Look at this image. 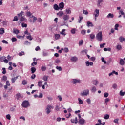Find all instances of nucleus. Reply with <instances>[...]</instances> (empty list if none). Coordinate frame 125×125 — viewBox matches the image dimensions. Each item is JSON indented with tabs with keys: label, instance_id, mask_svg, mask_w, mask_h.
<instances>
[{
	"label": "nucleus",
	"instance_id": "obj_24",
	"mask_svg": "<svg viewBox=\"0 0 125 125\" xmlns=\"http://www.w3.org/2000/svg\"><path fill=\"white\" fill-rule=\"evenodd\" d=\"M61 62L59 59H57L55 60V64H59Z\"/></svg>",
	"mask_w": 125,
	"mask_h": 125
},
{
	"label": "nucleus",
	"instance_id": "obj_26",
	"mask_svg": "<svg viewBox=\"0 0 125 125\" xmlns=\"http://www.w3.org/2000/svg\"><path fill=\"white\" fill-rule=\"evenodd\" d=\"M65 31H66V29H62L61 32H60V34L61 35H63V36H66V34L65 33Z\"/></svg>",
	"mask_w": 125,
	"mask_h": 125
},
{
	"label": "nucleus",
	"instance_id": "obj_43",
	"mask_svg": "<svg viewBox=\"0 0 125 125\" xmlns=\"http://www.w3.org/2000/svg\"><path fill=\"white\" fill-rule=\"evenodd\" d=\"M36 72V68L35 67H32L31 68V73L32 74H34Z\"/></svg>",
	"mask_w": 125,
	"mask_h": 125
},
{
	"label": "nucleus",
	"instance_id": "obj_19",
	"mask_svg": "<svg viewBox=\"0 0 125 125\" xmlns=\"http://www.w3.org/2000/svg\"><path fill=\"white\" fill-rule=\"evenodd\" d=\"M107 18H114V14L109 13L106 16Z\"/></svg>",
	"mask_w": 125,
	"mask_h": 125
},
{
	"label": "nucleus",
	"instance_id": "obj_58",
	"mask_svg": "<svg viewBox=\"0 0 125 125\" xmlns=\"http://www.w3.org/2000/svg\"><path fill=\"white\" fill-rule=\"evenodd\" d=\"M22 55H25V53L23 51H22L21 53L20 52L19 53V56H22Z\"/></svg>",
	"mask_w": 125,
	"mask_h": 125
},
{
	"label": "nucleus",
	"instance_id": "obj_54",
	"mask_svg": "<svg viewBox=\"0 0 125 125\" xmlns=\"http://www.w3.org/2000/svg\"><path fill=\"white\" fill-rule=\"evenodd\" d=\"M6 119H7L8 120H10L11 116H10V114H7L6 115Z\"/></svg>",
	"mask_w": 125,
	"mask_h": 125
},
{
	"label": "nucleus",
	"instance_id": "obj_22",
	"mask_svg": "<svg viewBox=\"0 0 125 125\" xmlns=\"http://www.w3.org/2000/svg\"><path fill=\"white\" fill-rule=\"evenodd\" d=\"M54 9H55V10H59V6H58V5H57V4H55L54 5Z\"/></svg>",
	"mask_w": 125,
	"mask_h": 125
},
{
	"label": "nucleus",
	"instance_id": "obj_27",
	"mask_svg": "<svg viewBox=\"0 0 125 125\" xmlns=\"http://www.w3.org/2000/svg\"><path fill=\"white\" fill-rule=\"evenodd\" d=\"M109 118H110V116H109L108 114H105L104 116V119H105V120H108V119H109Z\"/></svg>",
	"mask_w": 125,
	"mask_h": 125
},
{
	"label": "nucleus",
	"instance_id": "obj_1",
	"mask_svg": "<svg viewBox=\"0 0 125 125\" xmlns=\"http://www.w3.org/2000/svg\"><path fill=\"white\" fill-rule=\"evenodd\" d=\"M23 13L24 12L21 11L20 13L18 14L19 20L21 22H25V21H27V19H26L25 17L23 16Z\"/></svg>",
	"mask_w": 125,
	"mask_h": 125
},
{
	"label": "nucleus",
	"instance_id": "obj_49",
	"mask_svg": "<svg viewBox=\"0 0 125 125\" xmlns=\"http://www.w3.org/2000/svg\"><path fill=\"white\" fill-rule=\"evenodd\" d=\"M5 58H6V57L3 56L2 57L0 58V61L1 62H3V61H4Z\"/></svg>",
	"mask_w": 125,
	"mask_h": 125
},
{
	"label": "nucleus",
	"instance_id": "obj_17",
	"mask_svg": "<svg viewBox=\"0 0 125 125\" xmlns=\"http://www.w3.org/2000/svg\"><path fill=\"white\" fill-rule=\"evenodd\" d=\"M57 15H58V16H59L60 17H61L62 16H63V15H64V13L63 12V11H61L57 14Z\"/></svg>",
	"mask_w": 125,
	"mask_h": 125
},
{
	"label": "nucleus",
	"instance_id": "obj_39",
	"mask_svg": "<svg viewBox=\"0 0 125 125\" xmlns=\"http://www.w3.org/2000/svg\"><path fill=\"white\" fill-rule=\"evenodd\" d=\"M55 37L56 40H58L60 38V35L59 34H55Z\"/></svg>",
	"mask_w": 125,
	"mask_h": 125
},
{
	"label": "nucleus",
	"instance_id": "obj_64",
	"mask_svg": "<svg viewBox=\"0 0 125 125\" xmlns=\"http://www.w3.org/2000/svg\"><path fill=\"white\" fill-rule=\"evenodd\" d=\"M58 98H59V101H62V97L61 96V95H59L58 96Z\"/></svg>",
	"mask_w": 125,
	"mask_h": 125
},
{
	"label": "nucleus",
	"instance_id": "obj_40",
	"mask_svg": "<svg viewBox=\"0 0 125 125\" xmlns=\"http://www.w3.org/2000/svg\"><path fill=\"white\" fill-rule=\"evenodd\" d=\"M32 17L33 18V23H35V22H36L37 21V17H34V16H32L31 18H32Z\"/></svg>",
	"mask_w": 125,
	"mask_h": 125
},
{
	"label": "nucleus",
	"instance_id": "obj_44",
	"mask_svg": "<svg viewBox=\"0 0 125 125\" xmlns=\"http://www.w3.org/2000/svg\"><path fill=\"white\" fill-rule=\"evenodd\" d=\"M3 97H4V98H8V94L5 93H3Z\"/></svg>",
	"mask_w": 125,
	"mask_h": 125
},
{
	"label": "nucleus",
	"instance_id": "obj_13",
	"mask_svg": "<svg viewBox=\"0 0 125 125\" xmlns=\"http://www.w3.org/2000/svg\"><path fill=\"white\" fill-rule=\"evenodd\" d=\"M65 12L66 14H71L72 13V11H71V8H67L65 10Z\"/></svg>",
	"mask_w": 125,
	"mask_h": 125
},
{
	"label": "nucleus",
	"instance_id": "obj_62",
	"mask_svg": "<svg viewBox=\"0 0 125 125\" xmlns=\"http://www.w3.org/2000/svg\"><path fill=\"white\" fill-rule=\"evenodd\" d=\"M37 64L36 62H33V63H31V66H32V67H35V65H37Z\"/></svg>",
	"mask_w": 125,
	"mask_h": 125
},
{
	"label": "nucleus",
	"instance_id": "obj_56",
	"mask_svg": "<svg viewBox=\"0 0 125 125\" xmlns=\"http://www.w3.org/2000/svg\"><path fill=\"white\" fill-rule=\"evenodd\" d=\"M71 34H76V29L74 28L71 30Z\"/></svg>",
	"mask_w": 125,
	"mask_h": 125
},
{
	"label": "nucleus",
	"instance_id": "obj_59",
	"mask_svg": "<svg viewBox=\"0 0 125 125\" xmlns=\"http://www.w3.org/2000/svg\"><path fill=\"white\" fill-rule=\"evenodd\" d=\"M41 70L42 71H45L46 70V67L45 66H42L41 67Z\"/></svg>",
	"mask_w": 125,
	"mask_h": 125
},
{
	"label": "nucleus",
	"instance_id": "obj_23",
	"mask_svg": "<svg viewBox=\"0 0 125 125\" xmlns=\"http://www.w3.org/2000/svg\"><path fill=\"white\" fill-rule=\"evenodd\" d=\"M87 27H93V24H92V22L88 21L87 22Z\"/></svg>",
	"mask_w": 125,
	"mask_h": 125
},
{
	"label": "nucleus",
	"instance_id": "obj_2",
	"mask_svg": "<svg viewBox=\"0 0 125 125\" xmlns=\"http://www.w3.org/2000/svg\"><path fill=\"white\" fill-rule=\"evenodd\" d=\"M54 107L52 105H47L46 108V112L47 115H48L49 113H51V109H54Z\"/></svg>",
	"mask_w": 125,
	"mask_h": 125
},
{
	"label": "nucleus",
	"instance_id": "obj_29",
	"mask_svg": "<svg viewBox=\"0 0 125 125\" xmlns=\"http://www.w3.org/2000/svg\"><path fill=\"white\" fill-rule=\"evenodd\" d=\"M83 40H80L79 42V46H81V45H83Z\"/></svg>",
	"mask_w": 125,
	"mask_h": 125
},
{
	"label": "nucleus",
	"instance_id": "obj_60",
	"mask_svg": "<svg viewBox=\"0 0 125 125\" xmlns=\"http://www.w3.org/2000/svg\"><path fill=\"white\" fill-rule=\"evenodd\" d=\"M10 111H11V112H15V108L11 107L10 108Z\"/></svg>",
	"mask_w": 125,
	"mask_h": 125
},
{
	"label": "nucleus",
	"instance_id": "obj_5",
	"mask_svg": "<svg viewBox=\"0 0 125 125\" xmlns=\"http://www.w3.org/2000/svg\"><path fill=\"white\" fill-rule=\"evenodd\" d=\"M21 106L23 108H28V107L30 106V104H29V101H24L21 104Z\"/></svg>",
	"mask_w": 125,
	"mask_h": 125
},
{
	"label": "nucleus",
	"instance_id": "obj_50",
	"mask_svg": "<svg viewBox=\"0 0 125 125\" xmlns=\"http://www.w3.org/2000/svg\"><path fill=\"white\" fill-rule=\"evenodd\" d=\"M22 83L23 85H26V84H27V81H26V80L22 81Z\"/></svg>",
	"mask_w": 125,
	"mask_h": 125
},
{
	"label": "nucleus",
	"instance_id": "obj_16",
	"mask_svg": "<svg viewBox=\"0 0 125 125\" xmlns=\"http://www.w3.org/2000/svg\"><path fill=\"white\" fill-rule=\"evenodd\" d=\"M119 41H120L121 43H123V42H125V38H123V36H120L119 38Z\"/></svg>",
	"mask_w": 125,
	"mask_h": 125
},
{
	"label": "nucleus",
	"instance_id": "obj_63",
	"mask_svg": "<svg viewBox=\"0 0 125 125\" xmlns=\"http://www.w3.org/2000/svg\"><path fill=\"white\" fill-rule=\"evenodd\" d=\"M109 96V93H104V97L107 98Z\"/></svg>",
	"mask_w": 125,
	"mask_h": 125
},
{
	"label": "nucleus",
	"instance_id": "obj_28",
	"mask_svg": "<svg viewBox=\"0 0 125 125\" xmlns=\"http://www.w3.org/2000/svg\"><path fill=\"white\" fill-rule=\"evenodd\" d=\"M116 49H117L118 50H121L122 49V45H117L116 46Z\"/></svg>",
	"mask_w": 125,
	"mask_h": 125
},
{
	"label": "nucleus",
	"instance_id": "obj_18",
	"mask_svg": "<svg viewBox=\"0 0 125 125\" xmlns=\"http://www.w3.org/2000/svg\"><path fill=\"white\" fill-rule=\"evenodd\" d=\"M101 2H103V0H98V3L97 4L98 7H101V5H100Z\"/></svg>",
	"mask_w": 125,
	"mask_h": 125
},
{
	"label": "nucleus",
	"instance_id": "obj_61",
	"mask_svg": "<svg viewBox=\"0 0 125 125\" xmlns=\"http://www.w3.org/2000/svg\"><path fill=\"white\" fill-rule=\"evenodd\" d=\"M106 44L105 43H103V44H100V48H103V47H104V46H105V45Z\"/></svg>",
	"mask_w": 125,
	"mask_h": 125
},
{
	"label": "nucleus",
	"instance_id": "obj_25",
	"mask_svg": "<svg viewBox=\"0 0 125 125\" xmlns=\"http://www.w3.org/2000/svg\"><path fill=\"white\" fill-rule=\"evenodd\" d=\"M4 34V28L0 29V35H3Z\"/></svg>",
	"mask_w": 125,
	"mask_h": 125
},
{
	"label": "nucleus",
	"instance_id": "obj_35",
	"mask_svg": "<svg viewBox=\"0 0 125 125\" xmlns=\"http://www.w3.org/2000/svg\"><path fill=\"white\" fill-rule=\"evenodd\" d=\"M17 21H18V17H17V16H16L14 17V19L13 20V22H16Z\"/></svg>",
	"mask_w": 125,
	"mask_h": 125
},
{
	"label": "nucleus",
	"instance_id": "obj_21",
	"mask_svg": "<svg viewBox=\"0 0 125 125\" xmlns=\"http://www.w3.org/2000/svg\"><path fill=\"white\" fill-rule=\"evenodd\" d=\"M91 91L93 93H95V92H96V87L95 86H93L91 89Z\"/></svg>",
	"mask_w": 125,
	"mask_h": 125
},
{
	"label": "nucleus",
	"instance_id": "obj_52",
	"mask_svg": "<svg viewBox=\"0 0 125 125\" xmlns=\"http://www.w3.org/2000/svg\"><path fill=\"white\" fill-rule=\"evenodd\" d=\"M86 30H82V31H81V34H82V35H84L85 34H86Z\"/></svg>",
	"mask_w": 125,
	"mask_h": 125
},
{
	"label": "nucleus",
	"instance_id": "obj_55",
	"mask_svg": "<svg viewBox=\"0 0 125 125\" xmlns=\"http://www.w3.org/2000/svg\"><path fill=\"white\" fill-rule=\"evenodd\" d=\"M24 44H26V45H29V44H31V42H29L28 41H26L24 42Z\"/></svg>",
	"mask_w": 125,
	"mask_h": 125
},
{
	"label": "nucleus",
	"instance_id": "obj_53",
	"mask_svg": "<svg viewBox=\"0 0 125 125\" xmlns=\"http://www.w3.org/2000/svg\"><path fill=\"white\" fill-rule=\"evenodd\" d=\"M101 60H102V61L104 62V64H107V62H106L105 61V59H104V58H101Z\"/></svg>",
	"mask_w": 125,
	"mask_h": 125
},
{
	"label": "nucleus",
	"instance_id": "obj_7",
	"mask_svg": "<svg viewBox=\"0 0 125 125\" xmlns=\"http://www.w3.org/2000/svg\"><path fill=\"white\" fill-rule=\"evenodd\" d=\"M74 84L76 83H82V80L77 79H73Z\"/></svg>",
	"mask_w": 125,
	"mask_h": 125
},
{
	"label": "nucleus",
	"instance_id": "obj_32",
	"mask_svg": "<svg viewBox=\"0 0 125 125\" xmlns=\"http://www.w3.org/2000/svg\"><path fill=\"white\" fill-rule=\"evenodd\" d=\"M98 81L97 80H94L93 81V84L94 85H97L98 84Z\"/></svg>",
	"mask_w": 125,
	"mask_h": 125
},
{
	"label": "nucleus",
	"instance_id": "obj_41",
	"mask_svg": "<svg viewBox=\"0 0 125 125\" xmlns=\"http://www.w3.org/2000/svg\"><path fill=\"white\" fill-rule=\"evenodd\" d=\"M90 38L92 39V40H93L95 38V35L94 34H91L90 35Z\"/></svg>",
	"mask_w": 125,
	"mask_h": 125
},
{
	"label": "nucleus",
	"instance_id": "obj_9",
	"mask_svg": "<svg viewBox=\"0 0 125 125\" xmlns=\"http://www.w3.org/2000/svg\"><path fill=\"white\" fill-rule=\"evenodd\" d=\"M62 18L64 21H67V20H69V19H70V16L67 14L64 15L63 16Z\"/></svg>",
	"mask_w": 125,
	"mask_h": 125
},
{
	"label": "nucleus",
	"instance_id": "obj_33",
	"mask_svg": "<svg viewBox=\"0 0 125 125\" xmlns=\"http://www.w3.org/2000/svg\"><path fill=\"white\" fill-rule=\"evenodd\" d=\"M21 27H22V28H27V25L26 23H24V22H22V23H21Z\"/></svg>",
	"mask_w": 125,
	"mask_h": 125
},
{
	"label": "nucleus",
	"instance_id": "obj_38",
	"mask_svg": "<svg viewBox=\"0 0 125 125\" xmlns=\"http://www.w3.org/2000/svg\"><path fill=\"white\" fill-rule=\"evenodd\" d=\"M26 38L28 40H29L30 41H32L33 40V38L32 37L31 35H29V36H26Z\"/></svg>",
	"mask_w": 125,
	"mask_h": 125
},
{
	"label": "nucleus",
	"instance_id": "obj_57",
	"mask_svg": "<svg viewBox=\"0 0 125 125\" xmlns=\"http://www.w3.org/2000/svg\"><path fill=\"white\" fill-rule=\"evenodd\" d=\"M11 41L12 42H16V41H17V39H16V38L15 37H13L12 39H11Z\"/></svg>",
	"mask_w": 125,
	"mask_h": 125
},
{
	"label": "nucleus",
	"instance_id": "obj_30",
	"mask_svg": "<svg viewBox=\"0 0 125 125\" xmlns=\"http://www.w3.org/2000/svg\"><path fill=\"white\" fill-rule=\"evenodd\" d=\"M20 32H19V30H18V29H16V30H15V29H13V33L14 34H16V35L19 34Z\"/></svg>",
	"mask_w": 125,
	"mask_h": 125
},
{
	"label": "nucleus",
	"instance_id": "obj_36",
	"mask_svg": "<svg viewBox=\"0 0 125 125\" xmlns=\"http://www.w3.org/2000/svg\"><path fill=\"white\" fill-rule=\"evenodd\" d=\"M125 94V92H123V90H121L120 91V96H124Z\"/></svg>",
	"mask_w": 125,
	"mask_h": 125
},
{
	"label": "nucleus",
	"instance_id": "obj_42",
	"mask_svg": "<svg viewBox=\"0 0 125 125\" xmlns=\"http://www.w3.org/2000/svg\"><path fill=\"white\" fill-rule=\"evenodd\" d=\"M38 85L39 86V87H41L42 85V82L39 81L38 82Z\"/></svg>",
	"mask_w": 125,
	"mask_h": 125
},
{
	"label": "nucleus",
	"instance_id": "obj_10",
	"mask_svg": "<svg viewBox=\"0 0 125 125\" xmlns=\"http://www.w3.org/2000/svg\"><path fill=\"white\" fill-rule=\"evenodd\" d=\"M70 61L72 62H77V61H78V57L76 56L71 57L70 58Z\"/></svg>",
	"mask_w": 125,
	"mask_h": 125
},
{
	"label": "nucleus",
	"instance_id": "obj_6",
	"mask_svg": "<svg viewBox=\"0 0 125 125\" xmlns=\"http://www.w3.org/2000/svg\"><path fill=\"white\" fill-rule=\"evenodd\" d=\"M93 15H94V17H98L99 16V10L97 9L95 10Z\"/></svg>",
	"mask_w": 125,
	"mask_h": 125
},
{
	"label": "nucleus",
	"instance_id": "obj_45",
	"mask_svg": "<svg viewBox=\"0 0 125 125\" xmlns=\"http://www.w3.org/2000/svg\"><path fill=\"white\" fill-rule=\"evenodd\" d=\"M26 15L28 17H30L32 15V13L30 11H28L26 12Z\"/></svg>",
	"mask_w": 125,
	"mask_h": 125
},
{
	"label": "nucleus",
	"instance_id": "obj_20",
	"mask_svg": "<svg viewBox=\"0 0 125 125\" xmlns=\"http://www.w3.org/2000/svg\"><path fill=\"white\" fill-rule=\"evenodd\" d=\"M18 79V76H16V77H13L11 79V82L12 83H15V81Z\"/></svg>",
	"mask_w": 125,
	"mask_h": 125
},
{
	"label": "nucleus",
	"instance_id": "obj_15",
	"mask_svg": "<svg viewBox=\"0 0 125 125\" xmlns=\"http://www.w3.org/2000/svg\"><path fill=\"white\" fill-rule=\"evenodd\" d=\"M71 122L73 124H78V120L77 119V117H75V119H71Z\"/></svg>",
	"mask_w": 125,
	"mask_h": 125
},
{
	"label": "nucleus",
	"instance_id": "obj_4",
	"mask_svg": "<svg viewBox=\"0 0 125 125\" xmlns=\"http://www.w3.org/2000/svg\"><path fill=\"white\" fill-rule=\"evenodd\" d=\"M97 41L99 42H102V32H99L96 36Z\"/></svg>",
	"mask_w": 125,
	"mask_h": 125
},
{
	"label": "nucleus",
	"instance_id": "obj_47",
	"mask_svg": "<svg viewBox=\"0 0 125 125\" xmlns=\"http://www.w3.org/2000/svg\"><path fill=\"white\" fill-rule=\"evenodd\" d=\"M3 71L2 72V74L3 75H5L6 74V70L5 69V68H2Z\"/></svg>",
	"mask_w": 125,
	"mask_h": 125
},
{
	"label": "nucleus",
	"instance_id": "obj_14",
	"mask_svg": "<svg viewBox=\"0 0 125 125\" xmlns=\"http://www.w3.org/2000/svg\"><path fill=\"white\" fill-rule=\"evenodd\" d=\"M119 64L120 65H121V66H124V65H125V61H124V59H120L119 61Z\"/></svg>",
	"mask_w": 125,
	"mask_h": 125
},
{
	"label": "nucleus",
	"instance_id": "obj_8",
	"mask_svg": "<svg viewBox=\"0 0 125 125\" xmlns=\"http://www.w3.org/2000/svg\"><path fill=\"white\" fill-rule=\"evenodd\" d=\"M64 6H65V5L64 4V2H63L60 3L59 4V8L61 10H62V9H63V8H64Z\"/></svg>",
	"mask_w": 125,
	"mask_h": 125
},
{
	"label": "nucleus",
	"instance_id": "obj_11",
	"mask_svg": "<svg viewBox=\"0 0 125 125\" xmlns=\"http://www.w3.org/2000/svg\"><path fill=\"white\" fill-rule=\"evenodd\" d=\"M86 66L89 67V66H93V63L92 62H89L88 61L85 62Z\"/></svg>",
	"mask_w": 125,
	"mask_h": 125
},
{
	"label": "nucleus",
	"instance_id": "obj_34",
	"mask_svg": "<svg viewBox=\"0 0 125 125\" xmlns=\"http://www.w3.org/2000/svg\"><path fill=\"white\" fill-rule=\"evenodd\" d=\"M48 79V77H47V76H44L43 77V81H44L45 82H47V80Z\"/></svg>",
	"mask_w": 125,
	"mask_h": 125
},
{
	"label": "nucleus",
	"instance_id": "obj_3",
	"mask_svg": "<svg viewBox=\"0 0 125 125\" xmlns=\"http://www.w3.org/2000/svg\"><path fill=\"white\" fill-rule=\"evenodd\" d=\"M89 94V90L86 89L80 93V95L81 96H87Z\"/></svg>",
	"mask_w": 125,
	"mask_h": 125
},
{
	"label": "nucleus",
	"instance_id": "obj_37",
	"mask_svg": "<svg viewBox=\"0 0 125 125\" xmlns=\"http://www.w3.org/2000/svg\"><path fill=\"white\" fill-rule=\"evenodd\" d=\"M118 27H119V24H116L115 25L114 30H115L116 31H119V28H118Z\"/></svg>",
	"mask_w": 125,
	"mask_h": 125
},
{
	"label": "nucleus",
	"instance_id": "obj_12",
	"mask_svg": "<svg viewBox=\"0 0 125 125\" xmlns=\"http://www.w3.org/2000/svg\"><path fill=\"white\" fill-rule=\"evenodd\" d=\"M85 122V120H84V119H83V118L80 119L78 121L79 124H80V125H83Z\"/></svg>",
	"mask_w": 125,
	"mask_h": 125
},
{
	"label": "nucleus",
	"instance_id": "obj_46",
	"mask_svg": "<svg viewBox=\"0 0 125 125\" xmlns=\"http://www.w3.org/2000/svg\"><path fill=\"white\" fill-rule=\"evenodd\" d=\"M83 17H79V20L78 21V23H81L82 22V20H83Z\"/></svg>",
	"mask_w": 125,
	"mask_h": 125
},
{
	"label": "nucleus",
	"instance_id": "obj_31",
	"mask_svg": "<svg viewBox=\"0 0 125 125\" xmlns=\"http://www.w3.org/2000/svg\"><path fill=\"white\" fill-rule=\"evenodd\" d=\"M78 100L79 101V104H83V101L80 98H78Z\"/></svg>",
	"mask_w": 125,
	"mask_h": 125
},
{
	"label": "nucleus",
	"instance_id": "obj_48",
	"mask_svg": "<svg viewBox=\"0 0 125 125\" xmlns=\"http://www.w3.org/2000/svg\"><path fill=\"white\" fill-rule=\"evenodd\" d=\"M56 69L58 71H62V67L61 66H56Z\"/></svg>",
	"mask_w": 125,
	"mask_h": 125
},
{
	"label": "nucleus",
	"instance_id": "obj_51",
	"mask_svg": "<svg viewBox=\"0 0 125 125\" xmlns=\"http://www.w3.org/2000/svg\"><path fill=\"white\" fill-rule=\"evenodd\" d=\"M83 14H85V15H87V14H88V11L85 10H83Z\"/></svg>",
	"mask_w": 125,
	"mask_h": 125
}]
</instances>
